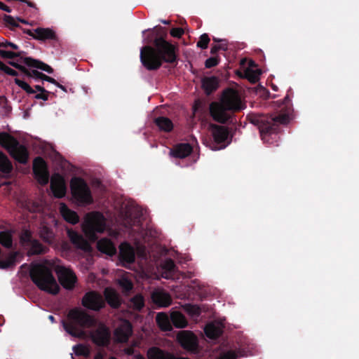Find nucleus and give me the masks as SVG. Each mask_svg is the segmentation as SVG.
I'll return each instance as SVG.
<instances>
[{"label":"nucleus","instance_id":"nucleus-22","mask_svg":"<svg viewBox=\"0 0 359 359\" xmlns=\"http://www.w3.org/2000/svg\"><path fill=\"white\" fill-rule=\"evenodd\" d=\"M151 298L153 302L160 307H166L171 304V297L170 294L162 289L155 290Z\"/></svg>","mask_w":359,"mask_h":359},{"label":"nucleus","instance_id":"nucleus-45","mask_svg":"<svg viewBox=\"0 0 359 359\" xmlns=\"http://www.w3.org/2000/svg\"><path fill=\"white\" fill-rule=\"evenodd\" d=\"M126 207V212H125V217L131 220L132 219V217L133 216V215H135V213L137 211V209L135 207H130V208H128V205H125Z\"/></svg>","mask_w":359,"mask_h":359},{"label":"nucleus","instance_id":"nucleus-41","mask_svg":"<svg viewBox=\"0 0 359 359\" xmlns=\"http://www.w3.org/2000/svg\"><path fill=\"white\" fill-rule=\"evenodd\" d=\"M131 306L137 309L140 310L144 306V299L141 295H137L131 299Z\"/></svg>","mask_w":359,"mask_h":359},{"label":"nucleus","instance_id":"nucleus-43","mask_svg":"<svg viewBox=\"0 0 359 359\" xmlns=\"http://www.w3.org/2000/svg\"><path fill=\"white\" fill-rule=\"evenodd\" d=\"M210 41V39L206 34H203L201 36L200 40L197 43V46L203 49L208 47V44Z\"/></svg>","mask_w":359,"mask_h":359},{"label":"nucleus","instance_id":"nucleus-52","mask_svg":"<svg viewBox=\"0 0 359 359\" xmlns=\"http://www.w3.org/2000/svg\"><path fill=\"white\" fill-rule=\"evenodd\" d=\"M218 50H220L219 46H217V44L214 45L211 48V53L214 54L216 53Z\"/></svg>","mask_w":359,"mask_h":359},{"label":"nucleus","instance_id":"nucleus-31","mask_svg":"<svg viewBox=\"0 0 359 359\" xmlns=\"http://www.w3.org/2000/svg\"><path fill=\"white\" fill-rule=\"evenodd\" d=\"M202 86L207 94L216 90L218 86V80L215 76L205 77L202 80Z\"/></svg>","mask_w":359,"mask_h":359},{"label":"nucleus","instance_id":"nucleus-39","mask_svg":"<svg viewBox=\"0 0 359 359\" xmlns=\"http://www.w3.org/2000/svg\"><path fill=\"white\" fill-rule=\"evenodd\" d=\"M73 351L76 355L88 356L90 353L89 348L83 344H78L73 347Z\"/></svg>","mask_w":359,"mask_h":359},{"label":"nucleus","instance_id":"nucleus-20","mask_svg":"<svg viewBox=\"0 0 359 359\" xmlns=\"http://www.w3.org/2000/svg\"><path fill=\"white\" fill-rule=\"evenodd\" d=\"M67 235L71 241V242L73 243V245L85 252H89L91 250L90 245L89 243L79 233L76 231H74L71 229L67 230Z\"/></svg>","mask_w":359,"mask_h":359},{"label":"nucleus","instance_id":"nucleus-33","mask_svg":"<svg viewBox=\"0 0 359 359\" xmlns=\"http://www.w3.org/2000/svg\"><path fill=\"white\" fill-rule=\"evenodd\" d=\"M172 323L176 327L183 328L187 325L185 317L178 311H173L170 316Z\"/></svg>","mask_w":359,"mask_h":359},{"label":"nucleus","instance_id":"nucleus-42","mask_svg":"<svg viewBox=\"0 0 359 359\" xmlns=\"http://www.w3.org/2000/svg\"><path fill=\"white\" fill-rule=\"evenodd\" d=\"M15 83L22 89L25 90L27 93L32 94L34 93V90L26 82L16 78L15 79Z\"/></svg>","mask_w":359,"mask_h":359},{"label":"nucleus","instance_id":"nucleus-25","mask_svg":"<svg viewBox=\"0 0 359 359\" xmlns=\"http://www.w3.org/2000/svg\"><path fill=\"white\" fill-rule=\"evenodd\" d=\"M210 130L212 133L215 142L222 143L227 140L228 132L224 127L216 125H210Z\"/></svg>","mask_w":359,"mask_h":359},{"label":"nucleus","instance_id":"nucleus-58","mask_svg":"<svg viewBox=\"0 0 359 359\" xmlns=\"http://www.w3.org/2000/svg\"><path fill=\"white\" fill-rule=\"evenodd\" d=\"M49 320L52 322V323H54L55 322V319H54V317L53 316H49L48 317Z\"/></svg>","mask_w":359,"mask_h":359},{"label":"nucleus","instance_id":"nucleus-19","mask_svg":"<svg viewBox=\"0 0 359 359\" xmlns=\"http://www.w3.org/2000/svg\"><path fill=\"white\" fill-rule=\"evenodd\" d=\"M210 114L213 118L219 122H225L229 115L227 111H231L230 109H226V107L223 105L222 102H213L210 106Z\"/></svg>","mask_w":359,"mask_h":359},{"label":"nucleus","instance_id":"nucleus-59","mask_svg":"<svg viewBox=\"0 0 359 359\" xmlns=\"http://www.w3.org/2000/svg\"><path fill=\"white\" fill-rule=\"evenodd\" d=\"M36 89H37L38 90H40V91H42V90H43V88H41L39 86H36Z\"/></svg>","mask_w":359,"mask_h":359},{"label":"nucleus","instance_id":"nucleus-14","mask_svg":"<svg viewBox=\"0 0 359 359\" xmlns=\"http://www.w3.org/2000/svg\"><path fill=\"white\" fill-rule=\"evenodd\" d=\"M82 304L89 309L98 311L104 306V301L100 294L90 292L83 297Z\"/></svg>","mask_w":359,"mask_h":359},{"label":"nucleus","instance_id":"nucleus-50","mask_svg":"<svg viewBox=\"0 0 359 359\" xmlns=\"http://www.w3.org/2000/svg\"><path fill=\"white\" fill-rule=\"evenodd\" d=\"M213 40L215 41L220 42L219 44H217L218 46H219L220 50H226L227 48V44L224 41L222 40H218L216 38H213Z\"/></svg>","mask_w":359,"mask_h":359},{"label":"nucleus","instance_id":"nucleus-55","mask_svg":"<svg viewBox=\"0 0 359 359\" xmlns=\"http://www.w3.org/2000/svg\"><path fill=\"white\" fill-rule=\"evenodd\" d=\"M7 41L0 39V47H6L7 46Z\"/></svg>","mask_w":359,"mask_h":359},{"label":"nucleus","instance_id":"nucleus-30","mask_svg":"<svg viewBox=\"0 0 359 359\" xmlns=\"http://www.w3.org/2000/svg\"><path fill=\"white\" fill-rule=\"evenodd\" d=\"M104 295L108 304L112 307H118L120 304V298L117 292L112 288L105 289Z\"/></svg>","mask_w":359,"mask_h":359},{"label":"nucleus","instance_id":"nucleus-5","mask_svg":"<svg viewBox=\"0 0 359 359\" xmlns=\"http://www.w3.org/2000/svg\"><path fill=\"white\" fill-rule=\"evenodd\" d=\"M81 229L85 236L91 241L97 238L96 233H103L106 229V219L99 212H91L85 215Z\"/></svg>","mask_w":359,"mask_h":359},{"label":"nucleus","instance_id":"nucleus-10","mask_svg":"<svg viewBox=\"0 0 359 359\" xmlns=\"http://www.w3.org/2000/svg\"><path fill=\"white\" fill-rule=\"evenodd\" d=\"M237 74L241 77L247 79L251 83H256L259 79L262 72L254 61L243 59L241 60V68Z\"/></svg>","mask_w":359,"mask_h":359},{"label":"nucleus","instance_id":"nucleus-9","mask_svg":"<svg viewBox=\"0 0 359 359\" xmlns=\"http://www.w3.org/2000/svg\"><path fill=\"white\" fill-rule=\"evenodd\" d=\"M52 264H55L53 266L55 271L62 286L66 290H72L77 281L76 276L73 271L62 265L60 261L57 259V262H52Z\"/></svg>","mask_w":359,"mask_h":359},{"label":"nucleus","instance_id":"nucleus-51","mask_svg":"<svg viewBox=\"0 0 359 359\" xmlns=\"http://www.w3.org/2000/svg\"><path fill=\"white\" fill-rule=\"evenodd\" d=\"M0 9L3 10V11H5L6 12H11V10L9 9V8L5 5L3 3H1L0 2Z\"/></svg>","mask_w":359,"mask_h":359},{"label":"nucleus","instance_id":"nucleus-4","mask_svg":"<svg viewBox=\"0 0 359 359\" xmlns=\"http://www.w3.org/2000/svg\"><path fill=\"white\" fill-rule=\"evenodd\" d=\"M293 118L294 116L292 113L287 112V114H283L280 116H270L262 119L259 130L264 142L273 144L277 142L278 137L277 126L279 124H287Z\"/></svg>","mask_w":359,"mask_h":359},{"label":"nucleus","instance_id":"nucleus-11","mask_svg":"<svg viewBox=\"0 0 359 359\" xmlns=\"http://www.w3.org/2000/svg\"><path fill=\"white\" fill-rule=\"evenodd\" d=\"M221 101L226 109L231 111H238L245 107L238 92L231 89L224 92Z\"/></svg>","mask_w":359,"mask_h":359},{"label":"nucleus","instance_id":"nucleus-13","mask_svg":"<svg viewBox=\"0 0 359 359\" xmlns=\"http://www.w3.org/2000/svg\"><path fill=\"white\" fill-rule=\"evenodd\" d=\"M90 337L94 344L100 346H105L109 344L111 332L109 328L100 323L96 329L90 332Z\"/></svg>","mask_w":359,"mask_h":359},{"label":"nucleus","instance_id":"nucleus-12","mask_svg":"<svg viewBox=\"0 0 359 359\" xmlns=\"http://www.w3.org/2000/svg\"><path fill=\"white\" fill-rule=\"evenodd\" d=\"M20 243L22 245L28 250V255H36L46 252L45 247L38 241L32 238L31 233L29 231H25L22 233Z\"/></svg>","mask_w":359,"mask_h":359},{"label":"nucleus","instance_id":"nucleus-26","mask_svg":"<svg viewBox=\"0 0 359 359\" xmlns=\"http://www.w3.org/2000/svg\"><path fill=\"white\" fill-rule=\"evenodd\" d=\"M60 212L67 222L73 224L79 222V216L76 212L69 209L65 203L60 204Z\"/></svg>","mask_w":359,"mask_h":359},{"label":"nucleus","instance_id":"nucleus-37","mask_svg":"<svg viewBox=\"0 0 359 359\" xmlns=\"http://www.w3.org/2000/svg\"><path fill=\"white\" fill-rule=\"evenodd\" d=\"M0 243L5 248H10L12 245L11 234L8 231L0 232Z\"/></svg>","mask_w":359,"mask_h":359},{"label":"nucleus","instance_id":"nucleus-3","mask_svg":"<svg viewBox=\"0 0 359 359\" xmlns=\"http://www.w3.org/2000/svg\"><path fill=\"white\" fill-rule=\"evenodd\" d=\"M68 318L70 321L69 323L62 322L65 331L74 337L83 339H87L88 335L83 330L75 327L72 324L79 325L82 328H90L96 325V320L93 317L79 308L72 309L69 312Z\"/></svg>","mask_w":359,"mask_h":359},{"label":"nucleus","instance_id":"nucleus-27","mask_svg":"<svg viewBox=\"0 0 359 359\" xmlns=\"http://www.w3.org/2000/svg\"><path fill=\"white\" fill-rule=\"evenodd\" d=\"M98 250L109 256L115 255L116 250L115 245L107 238H102L97 242Z\"/></svg>","mask_w":359,"mask_h":359},{"label":"nucleus","instance_id":"nucleus-1","mask_svg":"<svg viewBox=\"0 0 359 359\" xmlns=\"http://www.w3.org/2000/svg\"><path fill=\"white\" fill-rule=\"evenodd\" d=\"M156 50L145 46L140 50V60L142 65L149 70L156 69L162 64V60L166 62H173L176 60L175 47L161 38L154 41Z\"/></svg>","mask_w":359,"mask_h":359},{"label":"nucleus","instance_id":"nucleus-61","mask_svg":"<svg viewBox=\"0 0 359 359\" xmlns=\"http://www.w3.org/2000/svg\"><path fill=\"white\" fill-rule=\"evenodd\" d=\"M161 22H162L163 24H165V25L169 24V21H167V20H162Z\"/></svg>","mask_w":359,"mask_h":359},{"label":"nucleus","instance_id":"nucleus-47","mask_svg":"<svg viewBox=\"0 0 359 359\" xmlns=\"http://www.w3.org/2000/svg\"><path fill=\"white\" fill-rule=\"evenodd\" d=\"M184 33L182 28H173L170 31V34L174 37H180Z\"/></svg>","mask_w":359,"mask_h":359},{"label":"nucleus","instance_id":"nucleus-38","mask_svg":"<svg viewBox=\"0 0 359 359\" xmlns=\"http://www.w3.org/2000/svg\"><path fill=\"white\" fill-rule=\"evenodd\" d=\"M184 310L192 318H196L201 313V309L196 305H186Z\"/></svg>","mask_w":359,"mask_h":359},{"label":"nucleus","instance_id":"nucleus-62","mask_svg":"<svg viewBox=\"0 0 359 359\" xmlns=\"http://www.w3.org/2000/svg\"><path fill=\"white\" fill-rule=\"evenodd\" d=\"M58 86H59L61 89H62L63 90H65V88H64L62 86L58 85Z\"/></svg>","mask_w":359,"mask_h":359},{"label":"nucleus","instance_id":"nucleus-35","mask_svg":"<svg viewBox=\"0 0 359 359\" xmlns=\"http://www.w3.org/2000/svg\"><path fill=\"white\" fill-rule=\"evenodd\" d=\"M41 238L48 243H52L53 241V233L48 227L43 226L39 231Z\"/></svg>","mask_w":359,"mask_h":359},{"label":"nucleus","instance_id":"nucleus-34","mask_svg":"<svg viewBox=\"0 0 359 359\" xmlns=\"http://www.w3.org/2000/svg\"><path fill=\"white\" fill-rule=\"evenodd\" d=\"M155 122L160 130L166 132L170 131L173 128L171 121L165 117H159L155 120Z\"/></svg>","mask_w":359,"mask_h":359},{"label":"nucleus","instance_id":"nucleus-29","mask_svg":"<svg viewBox=\"0 0 359 359\" xmlns=\"http://www.w3.org/2000/svg\"><path fill=\"white\" fill-rule=\"evenodd\" d=\"M192 148L188 143L178 144L171 154L177 158H185L191 154Z\"/></svg>","mask_w":359,"mask_h":359},{"label":"nucleus","instance_id":"nucleus-24","mask_svg":"<svg viewBox=\"0 0 359 359\" xmlns=\"http://www.w3.org/2000/svg\"><path fill=\"white\" fill-rule=\"evenodd\" d=\"M135 259L133 248L126 243L120 245V260L123 265L132 263Z\"/></svg>","mask_w":359,"mask_h":359},{"label":"nucleus","instance_id":"nucleus-32","mask_svg":"<svg viewBox=\"0 0 359 359\" xmlns=\"http://www.w3.org/2000/svg\"><path fill=\"white\" fill-rule=\"evenodd\" d=\"M156 320L158 325L162 330L170 331L172 330L170 319L165 313H158L156 315Z\"/></svg>","mask_w":359,"mask_h":359},{"label":"nucleus","instance_id":"nucleus-53","mask_svg":"<svg viewBox=\"0 0 359 359\" xmlns=\"http://www.w3.org/2000/svg\"><path fill=\"white\" fill-rule=\"evenodd\" d=\"M104 353H102L101 352L97 353L95 356V359H104Z\"/></svg>","mask_w":359,"mask_h":359},{"label":"nucleus","instance_id":"nucleus-57","mask_svg":"<svg viewBox=\"0 0 359 359\" xmlns=\"http://www.w3.org/2000/svg\"><path fill=\"white\" fill-rule=\"evenodd\" d=\"M125 353H126V354H128V355H131V354H133V351L132 348H126V349L125 350Z\"/></svg>","mask_w":359,"mask_h":359},{"label":"nucleus","instance_id":"nucleus-40","mask_svg":"<svg viewBox=\"0 0 359 359\" xmlns=\"http://www.w3.org/2000/svg\"><path fill=\"white\" fill-rule=\"evenodd\" d=\"M118 283L126 292L130 291L133 285L131 281L128 279V276H124L118 280Z\"/></svg>","mask_w":359,"mask_h":359},{"label":"nucleus","instance_id":"nucleus-44","mask_svg":"<svg viewBox=\"0 0 359 359\" xmlns=\"http://www.w3.org/2000/svg\"><path fill=\"white\" fill-rule=\"evenodd\" d=\"M0 69L4 71L5 73H6L9 75H11V76L17 75V72L14 69H11L10 67L4 64L1 62H0Z\"/></svg>","mask_w":359,"mask_h":359},{"label":"nucleus","instance_id":"nucleus-15","mask_svg":"<svg viewBox=\"0 0 359 359\" xmlns=\"http://www.w3.org/2000/svg\"><path fill=\"white\" fill-rule=\"evenodd\" d=\"M177 338L184 348L191 351L196 350L198 346L197 339L191 332L181 331L178 333Z\"/></svg>","mask_w":359,"mask_h":359},{"label":"nucleus","instance_id":"nucleus-18","mask_svg":"<svg viewBox=\"0 0 359 359\" xmlns=\"http://www.w3.org/2000/svg\"><path fill=\"white\" fill-rule=\"evenodd\" d=\"M132 334V326L127 320H123L114 330L115 339L118 342H126Z\"/></svg>","mask_w":359,"mask_h":359},{"label":"nucleus","instance_id":"nucleus-16","mask_svg":"<svg viewBox=\"0 0 359 359\" xmlns=\"http://www.w3.org/2000/svg\"><path fill=\"white\" fill-rule=\"evenodd\" d=\"M34 172L38 182L46 184L48 182V173L45 161L40 157L34 159L33 164Z\"/></svg>","mask_w":359,"mask_h":359},{"label":"nucleus","instance_id":"nucleus-48","mask_svg":"<svg viewBox=\"0 0 359 359\" xmlns=\"http://www.w3.org/2000/svg\"><path fill=\"white\" fill-rule=\"evenodd\" d=\"M218 63L217 59L215 57H210L205 61V67L208 68L214 67Z\"/></svg>","mask_w":359,"mask_h":359},{"label":"nucleus","instance_id":"nucleus-21","mask_svg":"<svg viewBox=\"0 0 359 359\" xmlns=\"http://www.w3.org/2000/svg\"><path fill=\"white\" fill-rule=\"evenodd\" d=\"M28 34L35 39L47 40L55 38V32L50 28L39 27L28 31Z\"/></svg>","mask_w":359,"mask_h":359},{"label":"nucleus","instance_id":"nucleus-46","mask_svg":"<svg viewBox=\"0 0 359 359\" xmlns=\"http://www.w3.org/2000/svg\"><path fill=\"white\" fill-rule=\"evenodd\" d=\"M237 356L238 355L233 351H226L222 353L218 359H236Z\"/></svg>","mask_w":359,"mask_h":359},{"label":"nucleus","instance_id":"nucleus-17","mask_svg":"<svg viewBox=\"0 0 359 359\" xmlns=\"http://www.w3.org/2000/svg\"><path fill=\"white\" fill-rule=\"evenodd\" d=\"M50 188L55 197H64L67 188L63 177L58 174L53 175L50 179Z\"/></svg>","mask_w":359,"mask_h":359},{"label":"nucleus","instance_id":"nucleus-54","mask_svg":"<svg viewBox=\"0 0 359 359\" xmlns=\"http://www.w3.org/2000/svg\"><path fill=\"white\" fill-rule=\"evenodd\" d=\"M7 46H11L12 48H13L15 50H17L18 48L17 45H15V43L8 42V41L7 43Z\"/></svg>","mask_w":359,"mask_h":359},{"label":"nucleus","instance_id":"nucleus-60","mask_svg":"<svg viewBox=\"0 0 359 359\" xmlns=\"http://www.w3.org/2000/svg\"><path fill=\"white\" fill-rule=\"evenodd\" d=\"M224 147H225V145H224V146H223V147H219V148H211V149H212V150H216V149H222V148H224Z\"/></svg>","mask_w":359,"mask_h":359},{"label":"nucleus","instance_id":"nucleus-49","mask_svg":"<svg viewBox=\"0 0 359 359\" xmlns=\"http://www.w3.org/2000/svg\"><path fill=\"white\" fill-rule=\"evenodd\" d=\"M0 55L5 58H13L15 56V54L11 51L1 50Z\"/></svg>","mask_w":359,"mask_h":359},{"label":"nucleus","instance_id":"nucleus-36","mask_svg":"<svg viewBox=\"0 0 359 359\" xmlns=\"http://www.w3.org/2000/svg\"><path fill=\"white\" fill-rule=\"evenodd\" d=\"M12 165L8 158L0 152V170L4 172H9L11 170Z\"/></svg>","mask_w":359,"mask_h":359},{"label":"nucleus","instance_id":"nucleus-63","mask_svg":"<svg viewBox=\"0 0 359 359\" xmlns=\"http://www.w3.org/2000/svg\"><path fill=\"white\" fill-rule=\"evenodd\" d=\"M29 211H36V209H32V208H29Z\"/></svg>","mask_w":359,"mask_h":359},{"label":"nucleus","instance_id":"nucleus-28","mask_svg":"<svg viewBox=\"0 0 359 359\" xmlns=\"http://www.w3.org/2000/svg\"><path fill=\"white\" fill-rule=\"evenodd\" d=\"M161 276L165 279L173 278L175 264L171 259H165L161 266Z\"/></svg>","mask_w":359,"mask_h":359},{"label":"nucleus","instance_id":"nucleus-56","mask_svg":"<svg viewBox=\"0 0 359 359\" xmlns=\"http://www.w3.org/2000/svg\"><path fill=\"white\" fill-rule=\"evenodd\" d=\"M134 359H145L143 355L140 353H135L134 355Z\"/></svg>","mask_w":359,"mask_h":359},{"label":"nucleus","instance_id":"nucleus-23","mask_svg":"<svg viewBox=\"0 0 359 359\" xmlns=\"http://www.w3.org/2000/svg\"><path fill=\"white\" fill-rule=\"evenodd\" d=\"M224 325L222 322L214 321L208 323L204 328V332L207 337L210 339L217 338L223 331Z\"/></svg>","mask_w":359,"mask_h":359},{"label":"nucleus","instance_id":"nucleus-2","mask_svg":"<svg viewBox=\"0 0 359 359\" xmlns=\"http://www.w3.org/2000/svg\"><path fill=\"white\" fill-rule=\"evenodd\" d=\"M52 262H57V259H46L33 264L30 269V276L40 290L55 294L59 292L60 286L52 273L55 271V264H52Z\"/></svg>","mask_w":359,"mask_h":359},{"label":"nucleus","instance_id":"nucleus-8","mask_svg":"<svg viewBox=\"0 0 359 359\" xmlns=\"http://www.w3.org/2000/svg\"><path fill=\"white\" fill-rule=\"evenodd\" d=\"M24 63L27 67H31V68H36V69H33L32 73H30V72H27L25 70V67H23L21 65H16V64H15L13 62L11 63V65L13 66H15L17 68L21 69L24 72H25L29 76L41 78V79L46 80L47 81L50 82V83H56V82H55L54 79L50 78V77L47 76H45V75H42L40 72H39L37 71V69H41V70H43L44 72H46L48 73H52L53 69L48 65H46V64H44V63H43V62H40L39 60L32 59L31 57H25L24 59Z\"/></svg>","mask_w":359,"mask_h":359},{"label":"nucleus","instance_id":"nucleus-7","mask_svg":"<svg viewBox=\"0 0 359 359\" xmlns=\"http://www.w3.org/2000/svg\"><path fill=\"white\" fill-rule=\"evenodd\" d=\"M71 191L73 198L79 205H86L93 202L90 191L82 179L74 177L71 180Z\"/></svg>","mask_w":359,"mask_h":359},{"label":"nucleus","instance_id":"nucleus-6","mask_svg":"<svg viewBox=\"0 0 359 359\" xmlns=\"http://www.w3.org/2000/svg\"><path fill=\"white\" fill-rule=\"evenodd\" d=\"M0 144L6 149L15 160L22 163H27L28 153L26 148L20 145L9 134L6 133H0Z\"/></svg>","mask_w":359,"mask_h":359}]
</instances>
